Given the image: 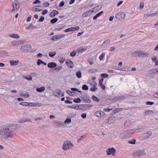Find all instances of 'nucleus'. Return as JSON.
I'll return each mask as SVG.
<instances>
[{
	"instance_id": "4d7b16f0",
	"label": "nucleus",
	"mask_w": 158,
	"mask_h": 158,
	"mask_svg": "<svg viewBox=\"0 0 158 158\" xmlns=\"http://www.w3.org/2000/svg\"><path fill=\"white\" fill-rule=\"evenodd\" d=\"M99 112L100 114V117H101L102 116H104L105 115V113L103 111H101V110H99Z\"/></svg>"
},
{
	"instance_id": "39448f33",
	"label": "nucleus",
	"mask_w": 158,
	"mask_h": 158,
	"mask_svg": "<svg viewBox=\"0 0 158 158\" xmlns=\"http://www.w3.org/2000/svg\"><path fill=\"white\" fill-rule=\"evenodd\" d=\"M106 152L108 155H112L114 156L115 154L116 150L113 148H110L107 149Z\"/></svg>"
},
{
	"instance_id": "bf43d9fd",
	"label": "nucleus",
	"mask_w": 158,
	"mask_h": 158,
	"mask_svg": "<svg viewBox=\"0 0 158 158\" xmlns=\"http://www.w3.org/2000/svg\"><path fill=\"white\" fill-rule=\"evenodd\" d=\"M90 90L92 91H95L96 89H98L97 87H91L90 89Z\"/></svg>"
},
{
	"instance_id": "20e7f679",
	"label": "nucleus",
	"mask_w": 158,
	"mask_h": 158,
	"mask_svg": "<svg viewBox=\"0 0 158 158\" xmlns=\"http://www.w3.org/2000/svg\"><path fill=\"white\" fill-rule=\"evenodd\" d=\"M13 8L12 10V11H14L16 10H18L19 7V2L17 0H15L12 3Z\"/></svg>"
},
{
	"instance_id": "c756f323",
	"label": "nucleus",
	"mask_w": 158,
	"mask_h": 158,
	"mask_svg": "<svg viewBox=\"0 0 158 158\" xmlns=\"http://www.w3.org/2000/svg\"><path fill=\"white\" fill-rule=\"evenodd\" d=\"M84 104H80L77 105V110H84Z\"/></svg>"
},
{
	"instance_id": "052dcab7",
	"label": "nucleus",
	"mask_w": 158,
	"mask_h": 158,
	"mask_svg": "<svg viewBox=\"0 0 158 158\" xmlns=\"http://www.w3.org/2000/svg\"><path fill=\"white\" fill-rule=\"evenodd\" d=\"M43 61L40 59H38L37 60V64L38 66L40 65L41 64H42Z\"/></svg>"
},
{
	"instance_id": "7c9ffc66",
	"label": "nucleus",
	"mask_w": 158,
	"mask_h": 158,
	"mask_svg": "<svg viewBox=\"0 0 158 158\" xmlns=\"http://www.w3.org/2000/svg\"><path fill=\"white\" fill-rule=\"evenodd\" d=\"M56 53L55 52H49V56L51 57H53L56 54Z\"/></svg>"
},
{
	"instance_id": "e2e57ef3",
	"label": "nucleus",
	"mask_w": 158,
	"mask_h": 158,
	"mask_svg": "<svg viewBox=\"0 0 158 158\" xmlns=\"http://www.w3.org/2000/svg\"><path fill=\"white\" fill-rule=\"evenodd\" d=\"M49 3L48 2H46L45 3H44L43 4V6H44V7H46L49 6Z\"/></svg>"
},
{
	"instance_id": "f257e3e1",
	"label": "nucleus",
	"mask_w": 158,
	"mask_h": 158,
	"mask_svg": "<svg viewBox=\"0 0 158 158\" xmlns=\"http://www.w3.org/2000/svg\"><path fill=\"white\" fill-rule=\"evenodd\" d=\"M16 126L13 124L4 127H0V135L4 139L11 138L15 135V131L16 129Z\"/></svg>"
},
{
	"instance_id": "ddd939ff",
	"label": "nucleus",
	"mask_w": 158,
	"mask_h": 158,
	"mask_svg": "<svg viewBox=\"0 0 158 158\" xmlns=\"http://www.w3.org/2000/svg\"><path fill=\"white\" fill-rule=\"evenodd\" d=\"M129 137V136L126 131L121 133L119 135L120 138L122 139H126V137Z\"/></svg>"
},
{
	"instance_id": "a878e982",
	"label": "nucleus",
	"mask_w": 158,
	"mask_h": 158,
	"mask_svg": "<svg viewBox=\"0 0 158 158\" xmlns=\"http://www.w3.org/2000/svg\"><path fill=\"white\" fill-rule=\"evenodd\" d=\"M93 105H90L89 104H84V110H86L89 108L92 107Z\"/></svg>"
},
{
	"instance_id": "412c9836",
	"label": "nucleus",
	"mask_w": 158,
	"mask_h": 158,
	"mask_svg": "<svg viewBox=\"0 0 158 158\" xmlns=\"http://www.w3.org/2000/svg\"><path fill=\"white\" fill-rule=\"evenodd\" d=\"M156 69H151L148 72V73L150 75H154V74H158L157 73Z\"/></svg>"
},
{
	"instance_id": "473e14b6",
	"label": "nucleus",
	"mask_w": 158,
	"mask_h": 158,
	"mask_svg": "<svg viewBox=\"0 0 158 158\" xmlns=\"http://www.w3.org/2000/svg\"><path fill=\"white\" fill-rule=\"evenodd\" d=\"M73 101L74 102L76 103H80L81 102V100L79 98H75L73 99Z\"/></svg>"
},
{
	"instance_id": "b1692460",
	"label": "nucleus",
	"mask_w": 158,
	"mask_h": 158,
	"mask_svg": "<svg viewBox=\"0 0 158 158\" xmlns=\"http://www.w3.org/2000/svg\"><path fill=\"white\" fill-rule=\"evenodd\" d=\"M66 63L68 64L69 67H70L71 68H73V63L72 61H67L66 62Z\"/></svg>"
},
{
	"instance_id": "4be33fe9",
	"label": "nucleus",
	"mask_w": 158,
	"mask_h": 158,
	"mask_svg": "<svg viewBox=\"0 0 158 158\" xmlns=\"http://www.w3.org/2000/svg\"><path fill=\"white\" fill-rule=\"evenodd\" d=\"M87 49L86 48H82V47L78 48L77 49V51L79 53H82L85 51Z\"/></svg>"
},
{
	"instance_id": "2f4dec72",
	"label": "nucleus",
	"mask_w": 158,
	"mask_h": 158,
	"mask_svg": "<svg viewBox=\"0 0 158 158\" xmlns=\"http://www.w3.org/2000/svg\"><path fill=\"white\" fill-rule=\"evenodd\" d=\"M92 99L93 101L97 102H98L100 101V99L95 95H93L92 96Z\"/></svg>"
},
{
	"instance_id": "603ef678",
	"label": "nucleus",
	"mask_w": 158,
	"mask_h": 158,
	"mask_svg": "<svg viewBox=\"0 0 158 158\" xmlns=\"http://www.w3.org/2000/svg\"><path fill=\"white\" fill-rule=\"evenodd\" d=\"M44 20V17L42 16H41L40 17V18L39 20V22H43Z\"/></svg>"
},
{
	"instance_id": "13d9d810",
	"label": "nucleus",
	"mask_w": 158,
	"mask_h": 158,
	"mask_svg": "<svg viewBox=\"0 0 158 158\" xmlns=\"http://www.w3.org/2000/svg\"><path fill=\"white\" fill-rule=\"evenodd\" d=\"M51 40L54 41L57 40V37L56 35H54L52 36L51 38Z\"/></svg>"
},
{
	"instance_id": "0eeeda50",
	"label": "nucleus",
	"mask_w": 158,
	"mask_h": 158,
	"mask_svg": "<svg viewBox=\"0 0 158 158\" xmlns=\"http://www.w3.org/2000/svg\"><path fill=\"white\" fill-rule=\"evenodd\" d=\"M125 17V14L123 12L118 13L115 15L116 19L118 20L120 19H123Z\"/></svg>"
},
{
	"instance_id": "49530a36",
	"label": "nucleus",
	"mask_w": 158,
	"mask_h": 158,
	"mask_svg": "<svg viewBox=\"0 0 158 158\" xmlns=\"http://www.w3.org/2000/svg\"><path fill=\"white\" fill-rule=\"evenodd\" d=\"M82 89L85 90H88L89 89L88 86L86 85H84L82 86Z\"/></svg>"
},
{
	"instance_id": "0e129e2a",
	"label": "nucleus",
	"mask_w": 158,
	"mask_h": 158,
	"mask_svg": "<svg viewBox=\"0 0 158 158\" xmlns=\"http://www.w3.org/2000/svg\"><path fill=\"white\" fill-rule=\"evenodd\" d=\"M144 6V3L143 2H141L140 4L139 7L141 9L143 8Z\"/></svg>"
},
{
	"instance_id": "f03ea898",
	"label": "nucleus",
	"mask_w": 158,
	"mask_h": 158,
	"mask_svg": "<svg viewBox=\"0 0 158 158\" xmlns=\"http://www.w3.org/2000/svg\"><path fill=\"white\" fill-rule=\"evenodd\" d=\"M73 146V145L70 141L67 140L64 142L62 148L64 150L66 151L72 149Z\"/></svg>"
},
{
	"instance_id": "4468645a",
	"label": "nucleus",
	"mask_w": 158,
	"mask_h": 158,
	"mask_svg": "<svg viewBox=\"0 0 158 158\" xmlns=\"http://www.w3.org/2000/svg\"><path fill=\"white\" fill-rule=\"evenodd\" d=\"M126 98V97L125 96H119L118 97H116L114 98V100L116 101H123L124 99Z\"/></svg>"
},
{
	"instance_id": "37998d69",
	"label": "nucleus",
	"mask_w": 158,
	"mask_h": 158,
	"mask_svg": "<svg viewBox=\"0 0 158 158\" xmlns=\"http://www.w3.org/2000/svg\"><path fill=\"white\" fill-rule=\"evenodd\" d=\"M101 77L103 79L104 78H107L108 77V75L107 73H102L101 75Z\"/></svg>"
},
{
	"instance_id": "6e6552de",
	"label": "nucleus",
	"mask_w": 158,
	"mask_h": 158,
	"mask_svg": "<svg viewBox=\"0 0 158 158\" xmlns=\"http://www.w3.org/2000/svg\"><path fill=\"white\" fill-rule=\"evenodd\" d=\"M82 95L81 98L82 99L84 100V102L87 103H90L91 102V101L89 99V96L87 95L83 96Z\"/></svg>"
},
{
	"instance_id": "338daca9",
	"label": "nucleus",
	"mask_w": 158,
	"mask_h": 158,
	"mask_svg": "<svg viewBox=\"0 0 158 158\" xmlns=\"http://www.w3.org/2000/svg\"><path fill=\"white\" fill-rule=\"evenodd\" d=\"M40 3H41V2L39 0H35L33 2V4Z\"/></svg>"
},
{
	"instance_id": "2eb2a0df",
	"label": "nucleus",
	"mask_w": 158,
	"mask_h": 158,
	"mask_svg": "<svg viewBox=\"0 0 158 158\" xmlns=\"http://www.w3.org/2000/svg\"><path fill=\"white\" fill-rule=\"evenodd\" d=\"M57 64L54 62H51L48 64V67L49 68H54L57 66Z\"/></svg>"
},
{
	"instance_id": "69168bd1",
	"label": "nucleus",
	"mask_w": 158,
	"mask_h": 158,
	"mask_svg": "<svg viewBox=\"0 0 158 158\" xmlns=\"http://www.w3.org/2000/svg\"><path fill=\"white\" fill-rule=\"evenodd\" d=\"M20 105H21L22 106H27V102H22L21 103H20L19 104Z\"/></svg>"
},
{
	"instance_id": "dca6fc26",
	"label": "nucleus",
	"mask_w": 158,
	"mask_h": 158,
	"mask_svg": "<svg viewBox=\"0 0 158 158\" xmlns=\"http://www.w3.org/2000/svg\"><path fill=\"white\" fill-rule=\"evenodd\" d=\"M59 12L56 10H53L51 13L49 14V16L51 17H53L55 16L56 15L58 14Z\"/></svg>"
},
{
	"instance_id": "a19ab883",
	"label": "nucleus",
	"mask_w": 158,
	"mask_h": 158,
	"mask_svg": "<svg viewBox=\"0 0 158 158\" xmlns=\"http://www.w3.org/2000/svg\"><path fill=\"white\" fill-rule=\"evenodd\" d=\"M87 61L91 65L93 64L94 63L93 59L91 58H89L87 60Z\"/></svg>"
},
{
	"instance_id": "4c0bfd02",
	"label": "nucleus",
	"mask_w": 158,
	"mask_h": 158,
	"mask_svg": "<svg viewBox=\"0 0 158 158\" xmlns=\"http://www.w3.org/2000/svg\"><path fill=\"white\" fill-rule=\"evenodd\" d=\"M68 107L69 108L75 109H77V105L76 104L73 105L71 106H68Z\"/></svg>"
},
{
	"instance_id": "864d4df0",
	"label": "nucleus",
	"mask_w": 158,
	"mask_h": 158,
	"mask_svg": "<svg viewBox=\"0 0 158 158\" xmlns=\"http://www.w3.org/2000/svg\"><path fill=\"white\" fill-rule=\"evenodd\" d=\"M146 104L147 105H152L154 104V102H152L147 101L146 102Z\"/></svg>"
},
{
	"instance_id": "6ab92c4d",
	"label": "nucleus",
	"mask_w": 158,
	"mask_h": 158,
	"mask_svg": "<svg viewBox=\"0 0 158 158\" xmlns=\"http://www.w3.org/2000/svg\"><path fill=\"white\" fill-rule=\"evenodd\" d=\"M131 125V122L130 120H126L124 123V126L126 127H127Z\"/></svg>"
},
{
	"instance_id": "aec40b11",
	"label": "nucleus",
	"mask_w": 158,
	"mask_h": 158,
	"mask_svg": "<svg viewBox=\"0 0 158 158\" xmlns=\"http://www.w3.org/2000/svg\"><path fill=\"white\" fill-rule=\"evenodd\" d=\"M8 53L6 51L2 50L0 51V56L1 57H4V56H7Z\"/></svg>"
},
{
	"instance_id": "c03bdc74",
	"label": "nucleus",
	"mask_w": 158,
	"mask_h": 158,
	"mask_svg": "<svg viewBox=\"0 0 158 158\" xmlns=\"http://www.w3.org/2000/svg\"><path fill=\"white\" fill-rule=\"evenodd\" d=\"M76 54V52L75 50H73V51L71 52L70 53V55L71 56L73 57L75 56Z\"/></svg>"
},
{
	"instance_id": "bb28decb",
	"label": "nucleus",
	"mask_w": 158,
	"mask_h": 158,
	"mask_svg": "<svg viewBox=\"0 0 158 158\" xmlns=\"http://www.w3.org/2000/svg\"><path fill=\"white\" fill-rule=\"evenodd\" d=\"M45 89V88L44 86H42L40 88H37L36 90L38 92H42L44 91Z\"/></svg>"
},
{
	"instance_id": "de8ad7c7",
	"label": "nucleus",
	"mask_w": 158,
	"mask_h": 158,
	"mask_svg": "<svg viewBox=\"0 0 158 158\" xmlns=\"http://www.w3.org/2000/svg\"><path fill=\"white\" fill-rule=\"evenodd\" d=\"M132 55L134 56H138V51H135L133 52L132 54Z\"/></svg>"
},
{
	"instance_id": "c85d7f7f",
	"label": "nucleus",
	"mask_w": 158,
	"mask_h": 158,
	"mask_svg": "<svg viewBox=\"0 0 158 158\" xmlns=\"http://www.w3.org/2000/svg\"><path fill=\"white\" fill-rule=\"evenodd\" d=\"M115 120V118L114 116H112L109 118V120L110 121V123H113Z\"/></svg>"
},
{
	"instance_id": "e433bc0d",
	"label": "nucleus",
	"mask_w": 158,
	"mask_h": 158,
	"mask_svg": "<svg viewBox=\"0 0 158 158\" xmlns=\"http://www.w3.org/2000/svg\"><path fill=\"white\" fill-rule=\"evenodd\" d=\"M136 140L135 139H133L131 140L128 141V143L131 144H134L135 143Z\"/></svg>"
},
{
	"instance_id": "9d476101",
	"label": "nucleus",
	"mask_w": 158,
	"mask_h": 158,
	"mask_svg": "<svg viewBox=\"0 0 158 158\" xmlns=\"http://www.w3.org/2000/svg\"><path fill=\"white\" fill-rule=\"evenodd\" d=\"M152 134V132L151 131H148L146 132L143 133V139H147L151 136Z\"/></svg>"
},
{
	"instance_id": "09e8293b",
	"label": "nucleus",
	"mask_w": 158,
	"mask_h": 158,
	"mask_svg": "<svg viewBox=\"0 0 158 158\" xmlns=\"http://www.w3.org/2000/svg\"><path fill=\"white\" fill-rule=\"evenodd\" d=\"M105 56V53L104 52H102V55L99 56V58L100 60H102L104 57Z\"/></svg>"
},
{
	"instance_id": "ea45409f",
	"label": "nucleus",
	"mask_w": 158,
	"mask_h": 158,
	"mask_svg": "<svg viewBox=\"0 0 158 158\" xmlns=\"http://www.w3.org/2000/svg\"><path fill=\"white\" fill-rule=\"evenodd\" d=\"M97 71H98L97 69H89L88 71V72L89 73L91 74L95 73Z\"/></svg>"
},
{
	"instance_id": "f704fd0d",
	"label": "nucleus",
	"mask_w": 158,
	"mask_h": 158,
	"mask_svg": "<svg viewBox=\"0 0 158 158\" xmlns=\"http://www.w3.org/2000/svg\"><path fill=\"white\" fill-rule=\"evenodd\" d=\"M77 77L79 78L81 77V73L80 71H77L76 73Z\"/></svg>"
},
{
	"instance_id": "1a4fd4ad",
	"label": "nucleus",
	"mask_w": 158,
	"mask_h": 158,
	"mask_svg": "<svg viewBox=\"0 0 158 158\" xmlns=\"http://www.w3.org/2000/svg\"><path fill=\"white\" fill-rule=\"evenodd\" d=\"M31 46L29 44H26L21 46L20 50L26 51H28L31 48Z\"/></svg>"
},
{
	"instance_id": "f3484780",
	"label": "nucleus",
	"mask_w": 158,
	"mask_h": 158,
	"mask_svg": "<svg viewBox=\"0 0 158 158\" xmlns=\"http://www.w3.org/2000/svg\"><path fill=\"white\" fill-rule=\"evenodd\" d=\"M61 93H62L61 91L58 89H56L53 92V95L56 97L58 96L59 95L60 96Z\"/></svg>"
},
{
	"instance_id": "79ce46f5",
	"label": "nucleus",
	"mask_w": 158,
	"mask_h": 158,
	"mask_svg": "<svg viewBox=\"0 0 158 158\" xmlns=\"http://www.w3.org/2000/svg\"><path fill=\"white\" fill-rule=\"evenodd\" d=\"M110 42V40L109 39L106 40L102 44V46H104V44L107 45Z\"/></svg>"
},
{
	"instance_id": "72a5a7b5",
	"label": "nucleus",
	"mask_w": 158,
	"mask_h": 158,
	"mask_svg": "<svg viewBox=\"0 0 158 158\" xmlns=\"http://www.w3.org/2000/svg\"><path fill=\"white\" fill-rule=\"evenodd\" d=\"M58 20V19L57 18H54L52 19L50 21V23L52 24H54L56 23Z\"/></svg>"
},
{
	"instance_id": "c9c22d12",
	"label": "nucleus",
	"mask_w": 158,
	"mask_h": 158,
	"mask_svg": "<svg viewBox=\"0 0 158 158\" xmlns=\"http://www.w3.org/2000/svg\"><path fill=\"white\" fill-rule=\"evenodd\" d=\"M37 104L34 103H31V102H30V103H28L27 102V106H37L36 105Z\"/></svg>"
},
{
	"instance_id": "a18cd8bd",
	"label": "nucleus",
	"mask_w": 158,
	"mask_h": 158,
	"mask_svg": "<svg viewBox=\"0 0 158 158\" xmlns=\"http://www.w3.org/2000/svg\"><path fill=\"white\" fill-rule=\"evenodd\" d=\"M73 28L72 27H71V28H68V29H67L65 30H64V31L65 32H69V31H73L74 30H73Z\"/></svg>"
},
{
	"instance_id": "f8f14e48",
	"label": "nucleus",
	"mask_w": 158,
	"mask_h": 158,
	"mask_svg": "<svg viewBox=\"0 0 158 158\" xmlns=\"http://www.w3.org/2000/svg\"><path fill=\"white\" fill-rule=\"evenodd\" d=\"M94 8L92 9L91 10H89L85 12L83 15V17H85L91 15V13L94 12Z\"/></svg>"
},
{
	"instance_id": "3c124183",
	"label": "nucleus",
	"mask_w": 158,
	"mask_h": 158,
	"mask_svg": "<svg viewBox=\"0 0 158 158\" xmlns=\"http://www.w3.org/2000/svg\"><path fill=\"white\" fill-rule=\"evenodd\" d=\"M100 113H99V111H98L97 112H96L94 115L95 116L98 117H100Z\"/></svg>"
},
{
	"instance_id": "393cba45",
	"label": "nucleus",
	"mask_w": 158,
	"mask_h": 158,
	"mask_svg": "<svg viewBox=\"0 0 158 158\" xmlns=\"http://www.w3.org/2000/svg\"><path fill=\"white\" fill-rule=\"evenodd\" d=\"M19 61H14L13 60H11L10 61V64L11 66H15L17 65Z\"/></svg>"
},
{
	"instance_id": "774afa93",
	"label": "nucleus",
	"mask_w": 158,
	"mask_h": 158,
	"mask_svg": "<svg viewBox=\"0 0 158 158\" xmlns=\"http://www.w3.org/2000/svg\"><path fill=\"white\" fill-rule=\"evenodd\" d=\"M65 58L64 57L62 58L60 60V63L61 64H63Z\"/></svg>"
},
{
	"instance_id": "cd10ccee",
	"label": "nucleus",
	"mask_w": 158,
	"mask_h": 158,
	"mask_svg": "<svg viewBox=\"0 0 158 158\" xmlns=\"http://www.w3.org/2000/svg\"><path fill=\"white\" fill-rule=\"evenodd\" d=\"M10 37L15 39H18L19 37V35L17 34H12L10 35Z\"/></svg>"
},
{
	"instance_id": "9b49d317",
	"label": "nucleus",
	"mask_w": 158,
	"mask_h": 158,
	"mask_svg": "<svg viewBox=\"0 0 158 158\" xmlns=\"http://www.w3.org/2000/svg\"><path fill=\"white\" fill-rule=\"evenodd\" d=\"M151 14H148L147 15L148 17H149L150 16L152 17L153 16L156 15L158 13V10H156L155 11V9H153L151 10Z\"/></svg>"
},
{
	"instance_id": "5fc2aeb1",
	"label": "nucleus",
	"mask_w": 158,
	"mask_h": 158,
	"mask_svg": "<svg viewBox=\"0 0 158 158\" xmlns=\"http://www.w3.org/2000/svg\"><path fill=\"white\" fill-rule=\"evenodd\" d=\"M66 92L70 96H72L71 95V94H72L73 93H74V92L69 90H67L66 91Z\"/></svg>"
},
{
	"instance_id": "6e6d98bb",
	"label": "nucleus",
	"mask_w": 158,
	"mask_h": 158,
	"mask_svg": "<svg viewBox=\"0 0 158 158\" xmlns=\"http://www.w3.org/2000/svg\"><path fill=\"white\" fill-rule=\"evenodd\" d=\"M153 113H154L153 111L150 110H147L145 112V114H152Z\"/></svg>"
},
{
	"instance_id": "423d86ee",
	"label": "nucleus",
	"mask_w": 158,
	"mask_h": 158,
	"mask_svg": "<svg viewBox=\"0 0 158 158\" xmlns=\"http://www.w3.org/2000/svg\"><path fill=\"white\" fill-rule=\"evenodd\" d=\"M140 129H131L130 130H128L126 131V132L128 136L131 135L135 133L137 131V132L140 131L139 130Z\"/></svg>"
},
{
	"instance_id": "58836bf2",
	"label": "nucleus",
	"mask_w": 158,
	"mask_h": 158,
	"mask_svg": "<svg viewBox=\"0 0 158 158\" xmlns=\"http://www.w3.org/2000/svg\"><path fill=\"white\" fill-rule=\"evenodd\" d=\"M71 122V119L69 118H67L64 121V123H67V124H69V123H70Z\"/></svg>"
},
{
	"instance_id": "5701e85b",
	"label": "nucleus",
	"mask_w": 158,
	"mask_h": 158,
	"mask_svg": "<svg viewBox=\"0 0 158 158\" xmlns=\"http://www.w3.org/2000/svg\"><path fill=\"white\" fill-rule=\"evenodd\" d=\"M103 13V11H102L98 13L97 14L95 15L93 18V19L94 20H95L98 17H99L102 13Z\"/></svg>"
},
{
	"instance_id": "8fccbe9b",
	"label": "nucleus",
	"mask_w": 158,
	"mask_h": 158,
	"mask_svg": "<svg viewBox=\"0 0 158 158\" xmlns=\"http://www.w3.org/2000/svg\"><path fill=\"white\" fill-rule=\"evenodd\" d=\"M85 136H86L85 135L81 136V137L80 138L78 139L77 142L78 143H79L83 139H84L85 138Z\"/></svg>"
},
{
	"instance_id": "a211bd4d",
	"label": "nucleus",
	"mask_w": 158,
	"mask_h": 158,
	"mask_svg": "<svg viewBox=\"0 0 158 158\" xmlns=\"http://www.w3.org/2000/svg\"><path fill=\"white\" fill-rule=\"evenodd\" d=\"M138 56L145 57L148 56L147 53H144V52L141 51H138Z\"/></svg>"
},
{
	"instance_id": "680f3d73",
	"label": "nucleus",
	"mask_w": 158,
	"mask_h": 158,
	"mask_svg": "<svg viewBox=\"0 0 158 158\" xmlns=\"http://www.w3.org/2000/svg\"><path fill=\"white\" fill-rule=\"evenodd\" d=\"M73 27V30H74L73 31H75L76 30H78L80 28L78 26H77L75 27Z\"/></svg>"
},
{
	"instance_id": "7ed1b4c3",
	"label": "nucleus",
	"mask_w": 158,
	"mask_h": 158,
	"mask_svg": "<svg viewBox=\"0 0 158 158\" xmlns=\"http://www.w3.org/2000/svg\"><path fill=\"white\" fill-rule=\"evenodd\" d=\"M145 152L143 150L139 151L138 150L134 151L132 154L133 157L134 158L137 157H140L142 156H145Z\"/></svg>"
}]
</instances>
